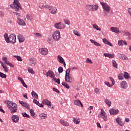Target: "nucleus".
I'll list each match as a JSON object with an SVG mask.
<instances>
[{"label": "nucleus", "instance_id": "nucleus-39", "mask_svg": "<svg viewBox=\"0 0 131 131\" xmlns=\"http://www.w3.org/2000/svg\"><path fill=\"white\" fill-rule=\"evenodd\" d=\"M14 58H16L17 61H23V60L22 59V58H21L20 56L18 55H14Z\"/></svg>", "mask_w": 131, "mask_h": 131}, {"label": "nucleus", "instance_id": "nucleus-44", "mask_svg": "<svg viewBox=\"0 0 131 131\" xmlns=\"http://www.w3.org/2000/svg\"><path fill=\"white\" fill-rule=\"evenodd\" d=\"M86 63H88V64H93V61L92 60L89 58H87V59L85 60Z\"/></svg>", "mask_w": 131, "mask_h": 131}, {"label": "nucleus", "instance_id": "nucleus-24", "mask_svg": "<svg viewBox=\"0 0 131 131\" xmlns=\"http://www.w3.org/2000/svg\"><path fill=\"white\" fill-rule=\"evenodd\" d=\"M57 59H58V62H59V63H60L61 64H63V63H64V59L63 58V57H62L60 55H58L57 56Z\"/></svg>", "mask_w": 131, "mask_h": 131}, {"label": "nucleus", "instance_id": "nucleus-42", "mask_svg": "<svg viewBox=\"0 0 131 131\" xmlns=\"http://www.w3.org/2000/svg\"><path fill=\"white\" fill-rule=\"evenodd\" d=\"M93 28H95V29H96V30H99V31H101V28H99V26H98L97 25H93Z\"/></svg>", "mask_w": 131, "mask_h": 131}, {"label": "nucleus", "instance_id": "nucleus-8", "mask_svg": "<svg viewBox=\"0 0 131 131\" xmlns=\"http://www.w3.org/2000/svg\"><path fill=\"white\" fill-rule=\"evenodd\" d=\"M65 80L66 82L71 83L72 81H74V78L73 77L70 76V75H66Z\"/></svg>", "mask_w": 131, "mask_h": 131}, {"label": "nucleus", "instance_id": "nucleus-64", "mask_svg": "<svg viewBox=\"0 0 131 131\" xmlns=\"http://www.w3.org/2000/svg\"><path fill=\"white\" fill-rule=\"evenodd\" d=\"M128 12L130 16H131V8H128Z\"/></svg>", "mask_w": 131, "mask_h": 131}, {"label": "nucleus", "instance_id": "nucleus-16", "mask_svg": "<svg viewBox=\"0 0 131 131\" xmlns=\"http://www.w3.org/2000/svg\"><path fill=\"white\" fill-rule=\"evenodd\" d=\"M121 87L122 89H123V90H126V89H127V83L126 81H122L121 82Z\"/></svg>", "mask_w": 131, "mask_h": 131}, {"label": "nucleus", "instance_id": "nucleus-58", "mask_svg": "<svg viewBox=\"0 0 131 131\" xmlns=\"http://www.w3.org/2000/svg\"><path fill=\"white\" fill-rule=\"evenodd\" d=\"M53 91H54V92H55V93H57V94H60V91L56 88H53Z\"/></svg>", "mask_w": 131, "mask_h": 131}, {"label": "nucleus", "instance_id": "nucleus-53", "mask_svg": "<svg viewBox=\"0 0 131 131\" xmlns=\"http://www.w3.org/2000/svg\"><path fill=\"white\" fill-rule=\"evenodd\" d=\"M102 41H103V42H104V43H105V45H107V43H108V42L109 41L108 40H107V39H106V38H103V39H102Z\"/></svg>", "mask_w": 131, "mask_h": 131}, {"label": "nucleus", "instance_id": "nucleus-3", "mask_svg": "<svg viewBox=\"0 0 131 131\" xmlns=\"http://www.w3.org/2000/svg\"><path fill=\"white\" fill-rule=\"evenodd\" d=\"M100 4L102 7L103 10H104L102 12L103 16L104 17L108 16V14H109L110 13V11H111V8L108 5V4H107V3L100 2Z\"/></svg>", "mask_w": 131, "mask_h": 131}, {"label": "nucleus", "instance_id": "nucleus-45", "mask_svg": "<svg viewBox=\"0 0 131 131\" xmlns=\"http://www.w3.org/2000/svg\"><path fill=\"white\" fill-rule=\"evenodd\" d=\"M73 31L75 35H77V36H80V34L78 33V32H77V31L74 30Z\"/></svg>", "mask_w": 131, "mask_h": 131}, {"label": "nucleus", "instance_id": "nucleus-15", "mask_svg": "<svg viewBox=\"0 0 131 131\" xmlns=\"http://www.w3.org/2000/svg\"><path fill=\"white\" fill-rule=\"evenodd\" d=\"M74 105H76V106H79V107H83V105L81 103V101L79 100H75L74 101Z\"/></svg>", "mask_w": 131, "mask_h": 131}, {"label": "nucleus", "instance_id": "nucleus-46", "mask_svg": "<svg viewBox=\"0 0 131 131\" xmlns=\"http://www.w3.org/2000/svg\"><path fill=\"white\" fill-rule=\"evenodd\" d=\"M123 76H122V75H121V73L119 74L118 76V79H119V80H122V79H123Z\"/></svg>", "mask_w": 131, "mask_h": 131}, {"label": "nucleus", "instance_id": "nucleus-18", "mask_svg": "<svg viewBox=\"0 0 131 131\" xmlns=\"http://www.w3.org/2000/svg\"><path fill=\"white\" fill-rule=\"evenodd\" d=\"M17 23L19 25L21 26H25L26 25L25 21L19 17L17 18Z\"/></svg>", "mask_w": 131, "mask_h": 131}, {"label": "nucleus", "instance_id": "nucleus-55", "mask_svg": "<svg viewBox=\"0 0 131 131\" xmlns=\"http://www.w3.org/2000/svg\"><path fill=\"white\" fill-rule=\"evenodd\" d=\"M33 103H34V104H36V105H38V104H39V102L38 101H37V100H36V99H34V100H33Z\"/></svg>", "mask_w": 131, "mask_h": 131}, {"label": "nucleus", "instance_id": "nucleus-61", "mask_svg": "<svg viewBox=\"0 0 131 131\" xmlns=\"http://www.w3.org/2000/svg\"><path fill=\"white\" fill-rule=\"evenodd\" d=\"M21 84H23V86H24V88L27 89V85L25 83V82H24V81L21 82Z\"/></svg>", "mask_w": 131, "mask_h": 131}, {"label": "nucleus", "instance_id": "nucleus-48", "mask_svg": "<svg viewBox=\"0 0 131 131\" xmlns=\"http://www.w3.org/2000/svg\"><path fill=\"white\" fill-rule=\"evenodd\" d=\"M30 113L31 114V115L32 116H34V115H35V113H34V111H33V110L32 109L30 110Z\"/></svg>", "mask_w": 131, "mask_h": 131}, {"label": "nucleus", "instance_id": "nucleus-37", "mask_svg": "<svg viewBox=\"0 0 131 131\" xmlns=\"http://www.w3.org/2000/svg\"><path fill=\"white\" fill-rule=\"evenodd\" d=\"M61 84L63 86H65V88H66V89H70V86H69L68 84H67V83H66V82H62Z\"/></svg>", "mask_w": 131, "mask_h": 131}, {"label": "nucleus", "instance_id": "nucleus-10", "mask_svg": "<svg viewBox=\"0 0 131 131\" xmlns=\"http://www.w3.org/2000/svg\"><path fill=\"white\" fill-rule=\"evenodd\" d=\"M39 52L41 55H43V56H46L49 53V51L48 49H44L43 48L39 49Z\"/></svg>", "mask_w": 131, "mask_h": 131}, {"label": "nucleus", "instance_id": "nucleus-30", "mask_svg": "<svg viewBox=\"0 0 131 131\" xmlns=\"http://www.w3.org/2000/svg\"><path fill=\"white\" fill-rule=\"evenodd\" d=\"M18 37L19 42H24V40H25V38H24V37L21 35H18Z\"/></svg>", "mask_w": 131, "mask_h": 131}, {"label": "nucleus", "instance_id": "nucleus-51", "mask_svg": "<svg viewBox=\"0 0 131 131\" xmlns=\"http://www.w3.org/2000/svg\"><path fill=\"white\" fill-rule=\"evenodd\" d=\"M105 84H106V85H107V86H108V88H111V86H112L113 85L110 84V83H109V82L108 81H105L104 82Z\"/></svg>", "mask_w": 131, "mask_h": 131}, {"label": "nucleus", "instance_id": "nucleus-57", "mask_svg": "<svg viewBox=\"0 0 131 131\" xmlns=\"http://www.w3.org/2000/svg\"><path fill=\"white\" fill-rule=\"evenodd\" d=\"M102 118L104 121H107V120H108V116L107 115L106 116H104Z\"/></svg>", "mask_w": 131, "mask_h": 131}, {"label": "nucleus", "instance_id": "nucleus-47", "mask_svg": "<svg viewBox=\"0 0 131 131\" xmlns=\"http://www.w3.org/2000/svg\"><path fill=\"white\" fill-rule=\"evenodd\" d=\"M71 70V69L70 68H69L66 72V75H70Z\"/></svg>", "mask_w": 131, "mask_h": 131}, {"label": "nucleus", "instance_id": "nucleus-21", "mask_svg": "<svg viewBox=\"0 0 131 131\" xmlns=\"http://www.w3.org/2000/svg\"><path fill=\"white\" fill-rule=\"evenodd\" d=\"M60 122L62 125H63L64 126H68L69 125V123L66 122V121L63 120V119H60Z\"/></svg>", "mask_w": 131, "mask_h": 131}, {"label": "nucleus", "instance_id": "nucleus-2", "mask_svg": "<svg viewBox=\"0 0 131 131\" xmlns=\"http://www.w3.org/2000/svg\"><path fill=\"white\" fill-rule=\"evenodd\" d=\"M7 104L8 105V107L9 109V110L11 111L10 113L11 114H14V113H16L17 112V108L18 107V105H17V104L13 102V101H10L9 100L7 101Z\"/></svg>", "mask_w": 131, "mask_h": 131}, {"label": "nucleus", "instance_id": "nucleus-11", "mask_svg": "<svg viewBox=\"0 0 131 131\" xmlns=\"http://www.w3.org/2000/svg\"><path fill=\"white\" fill-rule=\"evenodd\" d=\"M29 64L32 67H34L36 64V60L34 58H31L29 59Z\"/></svg>", "mask_w": 131, "mask_h": 131}, {"label": "nucleus", "instance_id": "nucleus-34", "mask_svg": "<svg viewBox=\"0 0 131 131\" xmlns=\"http://www.w3.org/2000/svg\"><path fill=\"white\" fill-rule=\"evenodd\" d=\"M85 8L86 9V10H88V11H92V5H86Z\"/></svg>", "mask_w": 131, "mask_h": 131}, {"label": "nucleus", "instance_id": "nucleus-60", "mask_svg": "<svg viewBox=\"0 0 131 131\" xmlns=\"http://www.w3.org/2000/svg\"><path fill=\"white\" fill-rule=\"evenodd\" d=\"M17 79L18 80H19V81H20L21 82V83H22L23 82H24V80H23V79H22V78H21V77H17Z\"/></svg>", "mask_w": 131, "mask_h": 131}, {"label": "nucleus", "instance_id": "nucleus-19", "mask_svg": "<svg viewBox=\"0 0 131 131\" xmlns=\"http://www.w3.org/2000/svg\"><path fill=\"white\" fill-rule=\"evenodd\" d=\"M42 104L47 105V106H52V102L48 99H44L42 101Z\"/></svg>", "mask_w": 131, "mask_h": 131}, {"label": "nucleus", "instance_id": "nucleus-14", "mask_svg": "<svg viewBox=\"0 0 131 131\" xmlns=\"http://www.w3.org/2000/svg\"><path fill=\"white\" fill-rule=\"evenodd\" d=\"M122 119L118 117L116 119V121L117 123L118 124L120 125V126H122L124 124V123L122 122Z\"/></svg>", "mask_w": 131, "mask_h": 131}, {"label": "nucleus", "instance_id": "nucleus-13", "mask_svg": "<svg viewBox=\"0 0 131 131\" xmlns=\"http://www.w3.org/2000/svg\"><path fill=\"white\" fill-rule=\"evenodd\" d=\"M46 75L47 77L49 76V77H51V78H54L55 77V75L54 74V72L52 71H49L48 72H46Z\"/></svg>", "mask_w": 131, "mask_h": 131}, {"label": "nucleus", "instance_id": "nucleus-54", "mask_svg": "<svg viewBox=\"0 0 131 131\" xmlns=\"http://www.w3.org/2000/svg\"><path fill=\"white\" fill-rule=\"evenodd\" d=\"M125 35H126V36H128L129 37V38H131V34H130L129 32H126L125 33Z\"/></svg>", "mask_w": 131, "mask_h": 131}, {"label": "nucleus", "instance_id": "nucleus-12", "mask_svg": "<svg viewBox=\"0 0 131 131\" xmlns=\"http://www.w3.org/2000/svg\"><path fill=\"white\" fill-rule=\"evenodd\" d=\"M119 113V110H115L114 108H111L110 110V114L111 115H116V114H118Z\"/></svg>", "mask_w": 131, "mask_h": 131}, {"label": "nucleus", "instance_id": "nucleus-17", "mask_svg": "<svg viewBox=\"0 0 131 131\" xmlns=\"http://www.w3.org/2000/svg\"><path fill=\"white\" fill-rule=\"evenodd\" d=\"M103 56H104L105 57H107L110 59H114V57H115V55H114V54H110V53H104Z\"/></svg>", "mask_w": 131, "mask_h": 131}, {"label": "nucleus", "instance_id": "nucleus-29", "mask_svg": "<svg viewBox=\"0 0 131 131\" xmlns=\"http://www.w3.org/2000/svg\"><path fill=\"white\" fill-rule=\"evenodd\" d=\"M73 121L74 123H75V124H78L80 122V120L76 118H74Z\"/></svg>", "mask_w": 131, "mask_h": 131}, {"label": "nucleus", "instance_id": "nucleus-33", "mask_svg": "<svg viewBox=\"0 0 131 131\" xmlns=\"http://www.w3.org/2000/svg\"><path fill=\"white\" fill-rule=\"evenodd\" d=\"M112 63H113V66L114 67V68H116V69H117L118 67H117V62L115 60H112Z\"/></svg>", "mask_w": 131, "mask_h": 131}, {"label": "nucleus", "instance_id": "nucleus-6", "mask_svg": "<svg viewBox=\"0 0 131 131\" xmlns=\"http://www.w3.org/2000/svg\"><path fill=\"white\" fill-rule=\"evenodd\" d=\"M52 37L54 40L56 41L59 40L61 38V34H60V31H56L52 34Z\"/></svg>", "mask_w": 131, "mask_h": 131}, {"label": "nucleus", "instance_id": "nucleus-35", "mask_svg": "<svg viewBox=\"0 0 131 131\" xmlns=\"http://www.w3.org/2000/svg\"><path fill=\"white\" fill-rule=\"evenodd\" d=\"M105 103L108 106V107H110L111 106V101L109 99H105L104 100Z\"/></svg>", "mask_w": 131, "mask_h": 131}, {"label": "nucleus", "instance_id": "nucleus-59", "mask_svg": "<svg viewBox=\"0 0 131 131\" xmlns=\"http://www.w3.org/2000/svg\"><path fill=\"white\" fill-rule=\"evenodd\" d=\"M34 34L36 35V36H37V37H41V34L39 33H35Z\"/></svg>", "mask_w": 131, "mask_h": 131}, {"label": "nucleus", "instance_id": "nucleus-36", "mask_svg": "<svg viewBox=\"0 0 131 131\" xmlns=\"http://www.w3.org/2000/svg\"><path fill=\"white\" fill-rule=\"evenodd\" d=\"M28 71L29 73H31V74H35V73L34 71H33V70L30 67L28 68Z\"/></svg>", "mask_w": 131, "mask_h": 131}, {"label": "nucleus", "instance_id": "nucleus-1", "mask_svg": "<svg viewBox=\"0 0 131 131\" xmlns=\"http://www.w3.org/2000/svg\"><path fill=\"white\" fill-rule=\"evenodd\" d=\"M4 38L8 43L11 42V43H16L17 39H16V35L15 34H11L9 35L8 34H5L4 35Z\"/></svg>", "mask_w": 131, "mask_h": 131}, {"label": "nucleus", "instance_id": "nucleus-7", "mask_svg": "<svg viewBox=\"0 0 131 131\" xmlns=\"http://www.w3.org/2000/svg\"><path fill=\"white\" fill-rule=\"evenodd\" d=\"M54 27H55L56 29H60V30H61L62 29H64V28L66 27V25H65V24H62L61 22L57 23L54 24Z\"/></svg>", "mask_w": 131, "mask_h": 131}, {"label": "nucleus", "instance_id": "nucleus-20", "mask_svg": "<svg viewBox=\"0 0 131 131\" xmlns=\"http://www.w3.org/2000/svg\"><path fill=\"white\" fill-rule=\"evenodd\" d=\"M111 30L113 32H115V33H117V34L119 33V32H120L119 28H115V27H112L111 28Z\"/></svg>", "mask_w": 131, "mask_h": 131}, {"label": "nucleus", "instance_id": "nucleus-41", "mask_svg": "<svg viewBox=\"0 0 131 131\" xmlns=\"http://www.w3.org/2000/svg\"><path fill=\"white\" fill-rule=\"evenodd\" d=\"M101 114L102 116H103V117L107 115V114H106V112H105V111H104V110H103L102 108L101 109Z\"/></svg>", "mask_w": 131, "mask_h": 131}, {"label": "nucleus", "instance_id": "nucleus-63", "mask_svg": "<svg viewBox=\"0 0 131 131\" xmlns=\"http://www.w3.org/2000/svg\"><path fill=\"white\" fill-rule=\"evenodd\" d=\"M118 42L119 46H123L122 40H121L120 41H118Z\"/></svg>", "mask_w": 131, "mask_h": 131}, {"label": "nucleus", "instance_id": "nucleus-43", "mask_svg": "<svg viewBox=\"0 0 131 131\" xmlns=\"http://www.w3.org/2000/svg\"><path fill=\"white\" fill-rule=\"evenodd\" d=\"M63 22L65 23V24H67V25H70V21L67 19H64Z\"/></svg>", "mask_w": 131, "mask_h": 131}, {"label": "nucleus", "instance_id": "nucleus-31", "mask_svg": "<svg viewBox=\"0 0 131 131\" xmlns=\"http://www.w3.org/2000/svg\"><path fill=\"white\" fill-rule=\"evenodd\" d=\"M99 8V5L96 4V5H92V11H97L98 9Z\"/></svg>", "mask_w": 131, "mask_h": 131}, {"label": "nucleus", "instance_id": "nucleus-40", "mask_svg": "<svg viewBox=\"0 0 131 131\" xmlns=\"http://www.w3.org/2000/svg\"><path fill=\"white\" fill-rule=\"evenodd\" d=\"M0 77L2 78H7V75L4 74L2 72H0Z\"/></svg>", "mask_w": 131, "mask_h": 131}, {"label": "nucleus", "instance_id": "nucleus-62", "mask_svg": "<svg viewBox=\"0 0 131 131\" xmlns=\"http://www.w3.org/2000/svg\"><path fill=\"white\" fill-rule=\"evenodd\" d=\"M3 68L5 71V72H8V68L7 67V66H3Z\"/></svg>", "mask_w": 131, "mask_h": 131}, {"label": "nucleus", "instance_id": "nucleus-38", "mask_svg": "<svg viewBox=\"0 0 131 131\" xmlns=\"http://www.w3.org/2000/svg\"><path fill=\"white\" fill-rule=\"evenodd\" d=\"M26 18H27V20H29V21H31V20H32V19H33L32 16H31V15H30V14L27 15Z\"/></svg>", "mask_w": 131, "mask_h": 131}, {"label": "nucleus", "instance_id": "nucleus-25", "mask_svg": "<svg viewBox=\"0 0 131 131\" xmlns=\"http://www.w3.org/2000/svg\"><path fill=\"white\" fill-rule=\"evenodd\" d=\"M119 58H120L121 59H122V60H128V58H127V57H126V56H125V55L124 54H120L119 55Z\"/></svg>", "mask_w": 131, "mask_h": 131}, {"label": "nucleus", "instance_id": "nucleus-27", "mask_svg": "<svg viewBox=\"0 0 131 131\" xmlns=\"http://www.w3.org/2000/svg\"><path fill=\"white\" fill-rule=\"evenodd\" d=\"M39 117L41 119H46L48 117V115L45 113H41L39 115Z\"/></svg>", "mask_w": 131, "mask_h": 131}, {"label": "nucleus", "instance_id": "nucleus-49", "mask_svg": "<svg viewBox=\"0 0 131 131\" xmlns=\"http://www.w3.org/2000/svg\"><path fill=\"white\" fill-rule=\"evenodd\" d=\"M63 67H59L58 68V73H62V72H63Z\"/></svg>", "mask_w": 131, "mask_h": 131}, {"label": "nucleus", "instance_id": "nucleus-4", "mask_svg": "<svg viewBox=\"0 0 131 131\" xmlns=\"http://www.w3.org/2000/svg\"><path fill=\"white\" fill-rule=\"evenodd\" d=\"M19 0H14L13 4L10 5L11 8L12 9H15L16 12H18L19 10H22V7L20 3H19Z\"/></svg>", "mask_w": 131, "mask_h": 131}, {"label": "nucleus", "instance_id": "nucleus-23", "mask_svg": "<svg viewBox=\"0 0 131 131\" xmlns=\"http://www.w3.org/2000/svg\"><path fill=\"white\" fill-rule=\"evenodd\" d=\"M47 41L50 45H52V43H53L54 40H53V36H49L48 38Z\"/></svg>", "mask_w": 131, "mask_h": 131}, {"label": "nucleus", "instance_id": "nucleus-32", "mask_svg": "<svg viewBox=\"0 0 131 131\" xmlns=\"http://www.w3.org/2000/svg\"><path fill=\"white\" fill-rule=\"evenodd\" d=\"M22 106L25 107V108H27V109H30V105H29L28 103L25 102H24V104H23Z\"/></svg>", "mask_w": 131, "mask_h": 131}, {"label": "nucleus", "instance_id": "nucleus-26", "mask_svg": "<svg viewBox=\"0 0 131 131\" xmlns=\"http://www.w3.org/2000/svg\"><path fill=\"white\" fill-rule=\"evenodd\" d=\"M90 41L92 43H94V45L96 47H101V44L98 43L97 41H95V40L90 39Z\"/></svg>", "mask_w": 131, "mask_h": 131}, {"label": "nucleus", "instance_id": "nucleus-50", "mask_svg": "<svg viewBox=\"0 0 131 131\" xmlns=\"http://www.w3.org/2000/svg\"><path fill=\"white\" fill-rule=\"evenodd\" d=\"M22 115L23 117H27V118H29V117H30V116H29V115L27 114L26 113H24V114L22 113Z\"/></svg>", "mask_w": 131, "mask_h": 131}, {"label": "nucleus", "instance_id": "nucleus-28", "mask_svg": "<svg viewBox=\"0 0 131 131\" xmlns=\"http://www.w3.org/2000/svg\"><path fill=\"white\" fill-rule=\"evenodd\" d=\"M31 95L33 98H34L35 99H38V95L34 91H32Z\"/></svg>", "mask_w": 131, "mask_h": 131}, {"label": "nucleus", "instance_id": "nucleus-5", "mask_svg": "<svg viewBox=\"0 0 131 131\" xmlns=\"http://www.w3.org/2000/svg\"><path fill=\"white\" fill-rule=\"evenodd\" d=\"M44 7L49 9L50 14H52L53 15H56V14H57V11H58V9H57L56 7L51 6L50 5H45L44 6Z\"/></svg>", "mask_w": 131, "mask_h": 131}, {"label": "nucleus", "instance_id": "nucleus-22", "mask_svg": "<svg viewBox=\"0 0 131 131\" xmlns=\"http://www.w3.org/2000/svg\"><path fill=\"white\" fill-rule=\"evenodd\" d=\"M121 75L122 76H124V77L126 79H129V78H130V77L129 76V74L126 72H124V74H123V73H121Z\"/></svg>", "mask_w": 131, "mask_h": 131}, {"label": "nucleus", "instance_id": "nucleus-56", "mask_svg": "<svg viewBox=\"0 0 131 131\" xmlns=\"http://www.w3.org/2000/svg\"><path fill=\"white\" fill-rule=\"evenodd\" d=\"M110 79L112 82V85H114V84L115 83V81H114V79H113V78H112L111 77H110Z\"/></svg>", "mask_w": 131, "mask_h": 131}, {"label": "nucleus", "instance_id": "nucleus-9", "mask_svg": "<svg viewBox=\"0 0 131 131\" xmlns=\"http://www.w3.org/2000/svg\"><path fill=\"white\" fill-rule=\"evenodd\" d=\"M11 120H12L13 122L14 123H18L19 122V116L13 115L11 117Z\"/></svg>", "mask_w": 131, "mask_h": 131}, {"label": "nucleus", "instance_id": "nucleus-52", "mask_svg": "<svg viewBox=\"0 0 131 131\" xmlns=\"http://www.w3.org/2000/svg\"><path fill=\"white\" fill-rule=\"evenodd\" d=\"M95 93H96V94H100V89H98V88H96L94 90Z\"/></svg>", "mask_w": 131, "mask_h": 131}]
</instances>
